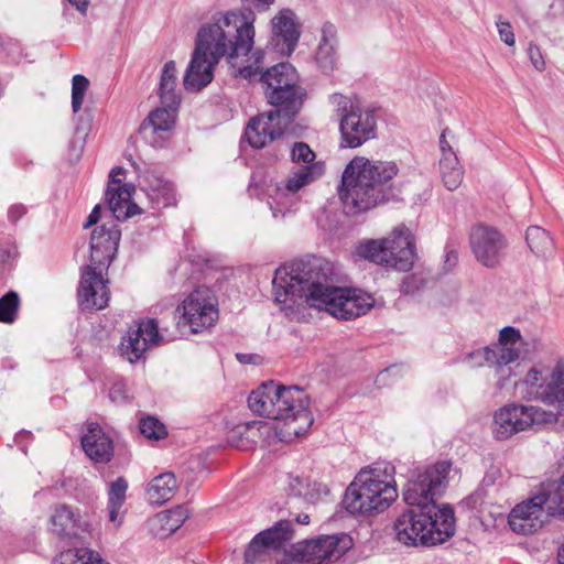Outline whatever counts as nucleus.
I'll use <instances>...</instances> for the list:
<instances>
[{"mask_svg": "<svg viewBox=\"0 0 564 564\" xmlns=\"http://www.w3.org/2000/svg\"><path fill=\"white\" fill-rule=\"evenodd\" d=\"M337 46L328 44H318L316 51V62L324 72L333 70L337 62Z\"/></svg>", "mask_w": 564, "mask_h": 564, "instance_id": "obj_41", "label": "nucleus"}, {"mask_svg": "<svg viewBox=\"0 0 564 564\" xmlns=\"http://www.w3.org/2000/svg\"><path fill=\"white\" fill-rule=\"evenodd\" d=\"M398 498L394 480H382L375 470H361L347 487L343 507L354 516L387 509Z\"/></svg>", "mask_w": 564, "mask_h": 564, "instance_id": "obj_8", "label": "nucleus"}, {"mask_svg": "<svg viewBox=\"0 0 564 564\" xmlns=\"http://www.w3.org/2000/svg\"><path fill=\"white\" fill-rule=\"evenodd\" d=\"M139 184L154 208H164L176 204V193L171 182L152 170L139 175Z\"/></svg>", "mask_w": 564, "mask_h": 564, "instance_id": "obj_23", "label": "nucleus"}, {"mask_svg": "<svg viewBox=\"0 0 564 564\" xmlns=\"http://www.w3.org/2000/svg\"><path fill=\"white\" fill-rule=\"evenodd\" d=\"M449 462H438L417 469L403 489V500L410 508L394 521L398 542L405 546H434L455 533L454 510L448 505L437 506L451 470Z\"/></svg>", "mask_w": 564, "mask_h": 564, "instance_id": "obj_2", "label": "nucleus"}, {"mask_svg": "<svg viewBox=\"0 0 564 564\" xmlns=\"http://www.w3.org/2000/svg\"><path fill=\"white\" fill-rule=\"evenodd\" d=\"M469 243L476 260L487 268H496L503 259L508 247L502 232L484 224L471 228Z\"/></svg>", "mask_w": 564, "mask_h": 564, "instance_id": "obj_14", "label": "nucleus"}, {"mask_svg": "<svg viewBox=\"0 0 564 564\" xmlns=\"http://www.w3.org/2000/svg\"><path fill=\"white\" fill-rule=\"evenodd\" d=\"M89 87V80L86 76L77 74L72 79V110L79 112L83 107L85 95Z\"/></svg>", "mask_w": 564, "mask_h": 564, "instance_id": "obj_40", "label": "nucleus"}, {"mask_svg": "<svg viewBox=\"0 0 564 564\" xmlns=\"http://www.w3.org/2000/svg\"><path fill=\"white\" fill-rule=\"evenodd\" d=\"M121 231L112 220L96 227L90 237V264L99 269H108L115 259Z\"/></svg>", "mask_w": 564, "mask_h": 564, "instance_id": "obj_17", "label": "nucleus"}, {"mask_svg": "<svg viewBox=\"0 0 564 564\" xmlns=\"http://www.w3.org/2000/svg\"><path fill=\"white\" fill-rule=\"evenodd\" d=\"M51 524L58 536L67 540H85V535L89 534L91 529L77 510L66 505L55 507L51 516Z\"/></svg>", "mask_w": 564, "mask_h": 564, "instance_id": "obj_21", "label": "nucleus"}, {"mask_svg": "<svg viewBox=\"0 0 564 564\" xmlns=\"http://www.w3.org/2000/svg\"><path fill=\"white\" fill-rule=\"evenodd\" d=\"M274 408L281 416L274 420H283L290 423L299 422V426L292 429L293 433L301 435L312 425L313 415L308 409V398L297 387L279 384L278 395L274 399Z\"/></svg>", "mask_w": 564, "mask_h": 564, "instance_id": "obj_13", "label": "nucleus"}, {"mask_svg": "<svg viewBox=\"0 0 564 564\" xmlns=\"http://www.w3.org/2000/svg\"><path fill=\"white\" fill-rule=\"evenodd\" d=\"M187 518V509L183 506H177L156 514L155 521L161 525L162 531L171 534L181 528Z\"/></svg>", "mask_w": 564, "mask_h": 564, "instance_id": "obj_35", "label": "nucleus"}, {"mask_svg": "<svg viewBox=\"0 0 564 564\" xmlns=\"http://www.w3.org/2000/svg\"><path fill=\"white\" fill-rule=\"evenodd\" d=\"M139 427L141 434L149 440L159 441L165 438L167 435L165 425L151 415L142 417Z\"/></svg>", "mask_w": 564, "mask_h": 564, "instance_id": "obj_39", "label": "nucleus"}, {"mask_svg": "<svg viewBox=\"0 0 564 564\" xmlns=\"http://www.w3.org/2000/svg\"><path fill=\"white\" fill-rule=\"evenodd\" d=\"M398 370V367L397 366H391V367H388L386 368L384 370L380 371L377 376V382L378 383H386V378L391 373V372H395Z\"/></svg>", "mask_w": 564, "mask_h": 564, "instance_id": "obj_57", "label": "nucleus"}, {"mask_svg": "<svg viewBox=\"0 0 564 564\" xmlns=\"http://www.w3.org/2000/svg\"><path fill=\"white\" fill-rule=\"evenodd\" d=\"M104 270L87 265L82 273L78 302L83 310H102L108 305L110 293L102 278Z\"/></svg>", "mask_w": 564, "mask_h": 564, "instance_id": "obj_18", "label": "nucleus"}, {"mask_svg": "<svg viewBox=\"0 0 564 564\" xmlns=\"http://www.w3.org/2000/svg\"><path fill=\"white\" fill-rule=\"evenodd\" d=\"M180 105H162L152 110L140 126V132L147 135L169 132L174 128Z\"/></svg>", "mask_w": 564, "mask_h": 564, "instance_id": "obj_26", "label": "nucleus"}, {"mask_svg": "<svg viewBox=\"0 0 564 564\" xmlns=\"http://www.w3.org/2000/svg\"><path fill=\"white\" fill-rule=\"evenodd\" d=\"M55 564H108L98 552L89 549H69L61 552Z\"/></svg>", "mask_w": 564, "mask_h": 564, "instance_id": "obj_34", "label": "nucleus"}, {"mask_svg": "<svg viewBox=\"0 0 564 564\" xmlns=\"http://www.w3.org/2000/svg\"><path fill=\"white\" fill-rule=\"evenodd\" d=\"M561 422L551 411L534 405L507 404L494 414L492 433L496 440L505 441L519 432L544 424Z\"/></svg>", "mask_w": 564, "mask_h": 564, "instance_id": "obj_9", "label": "nucleus"}, {"mask_svg": "<svg viewBox=\"0 0 564 564\" xmlns=\"http://www.w3.org/2000/svg\"><path fill=\"white\" fill-rule=\"evenodd\" d=\"M177 487L175 475L165 471L151 479L147 486L145 496L151 505H163L174 497Z\"/></svg>", "mask_w": 564, "mask_h": 564, "instance_id": "obj_28", "label": "nucleus"}, {"mask_svg": "<svg viewBox=\"0 0 564 564\" xmlns=\"http://www.w3.org/2000/svg\"><path fill=\"white\" fill-rule=\"evenodd\" d=\"M162 340L156 319L149 318L128 332L119 345V352L129 362L134 364L143 357L147 349Z\"/></svg>", "mask_w": 564, "mask_h": 564, "instance_id": "obj_16", "label": "nucleus"}, {"mask_svg": "<svg viewBox=\"0 0 564 564\" xmlns=\"http://www.w3.org/2000/svg\"><path fill=\"white\" fill-rule=\"evenodd\" d=\"M513 362H502L501 360L494 367L496 381L494 383L492 395H502L511 384V377L516 376Z\"/></svg>", "mask_w": 564, "mask_h": 564, "instance_id": "obj_37", "label": "nucleus"}, {"mask_svg": "<svg viewBox=\"0 0 564 564\" xmlns=\"http://www.w3.org/2000/svg\"><path fill=\"white\" fill-rule=\"evenodd\" d=\"M17 256V247L13 243H0V264H8L12 269Z\"/></svg>", "mask_w": 564, "mask_h": 564, "instance_id": "obj_46", "label": "nucleus"}, {"mask_svg": "<svg viewBox=\"0 0 564 564\" xmlns=\"http://www.w3.org/2000/svg\"><path fill=\"white\" fill-rule=\"evenodd\" d=\"M440 171L443 183L448 191H455L463 182L464 171L455 153L441 158Z\"/></svg>", "mask_w": 564, "mask_h": 564, "instance_id": "obj_31", "label": "nucleus"}, {"mask_svg": "<svg viewBox=\"0 0 564 564\" xmlns=\"http://www.w3.org/2000/svg\"><path fill=\"white\" fill-rule=\"evenodd\" d=\"M25 214V207L23 205H13L8 212L9 220L12 223L18 221Z\"/></svg>", "mask_w": 564, "mask_h": 564, "instance_id": "obj_50", "label": "nucleus"}, {"mask_svg": "<svg viewBox=\"0 0 564 564\" xmlns=\"http://www.w3.org/2000/svg\"><path fill=\"white\" fill-rule=\"evenodd\" d=\"M290 122L284 121V113L272 109L250 119L245 129V138L252 148H264L281 138Z\"/></svg>", "mask_w": 564, "mask_h": 564, "instance_id": "obj_15", "label": "nucleus"}, {"mask_svg": "<svg viewBox=\"0 0 564 564\" xmlns=\"http://www.w3.org/2000/svg\"><path fill=\"white\" fill-rule=\"evenodd\" d=\"M523 338L518 328L505 326L499 332L498 344L494 349L502 362H516L521 356V346Z\"/></svg>", "mask_w": 564, "mask_h": 564, "instance_id": "obj_27", "label": "nucleus"}, {"mask_svg": "<svg viewBox=\"0 0 564 564\" xmlns=\"http://www.w3.org/2000/svg\"><path fill=\"white\" fill-rule=\"evenodd\" d=\"M398 174L399 167L393 161L355 156L344 170L339 198L356 213L395 200L401 194V187L394 181Z\"/></svg>", "mask_w": 564, "mask_h": 564, "instance_id": "obj_4", "label": "nucleus"}, {"mask_svg": "<svg viewBox=\"0 0 564 564\" xmlns=\"http://www.w3.org/2000/svg\"><path fill=\"white\" fill-rule=\"evenodd\" d=\"M528 55H529V58H530L533 67L536 70L543 72L545 69V61H544L541 50L538 45L530 43V45L528 47Z\"/></svg>", "mask_w": 564, "mask_h": 564, "instance_id": "obj_47", "label": "nucleus"}, {"mask_svg": "<svg viewBox=\"0 0 564 564\" xmlns=\"http://www.w3.org/2000/svg\"><path fill=\"white\" fill-rule=\"evenodd\" d=\"M290 156L294 163H303L304 165L315 164V153L305 142H294Z\"/></svg>", "mask_w": 564, "mask_h": 564, "instance_id": "obj_42", "label": "nucleus"}, {"mask_svg": "<svg viewBox=\"0 0 564 564\" xmlns=\"http://www.w3.org/2000/svg\"><path fill=\"white\" fill-rule=\"evenodd\" d=\"M109 397L111 398V400L117 402L126 400L127 394L124 391V387L120 383L115 384L113 387H111L109 391Z\"/></svg>", "mask_w": 564, "mask_h": 564, "instance_id": "obj_49", "label": "nucleus"}, {"mask_svg": "<svg viewBox=\"0 0 564 564\" xmlns=\"http://www.w3.org/2000/svg\"><path fill=\"white\" fill-rule=\"evenodd\" d=\"M458 260V254L455 250H449L446 252V259L445 264L448 265V268H453Z\"/></svg>", "mask_w": 564, "mask_h": 564, "instance_id": "obj_59", "label": "nucleus"}, {"mask_svg": "<svg viewBox=\"0 0 564 564\" xmlns=\"http://www.w3.org/2000/svg\"><path fill=\"white\" fill-rule=\"evenodd\" d=\"M134 186L131 184L108 185L106 197L109 208L117 220H126L141 213V208L131 202Z\"/></svg>", "mask_w": 564, "mask_h": 564, "instance_id": "obj_24", "label": "nucleus"}, {"mask_svg": "<svg viewBox=\"0 0 564 564\" xmlns=\"http://www.w3.org/2000/svg\"><path fill=\"white\" fill-rule=\"evenodd\" d=\"M296 522L300 523V524H307L310 522V517L308 514H299L296 517Z\"/></svg>", "mask_w": 564, "mask_h": 564, "instance_id": "obj_61", "label": "nucleus"}, {"mask_svg": "<svg viewBox=\"0 0 564 564\" xmlns=\"http://www.w3.org/2000/svg\"><path fill=\"white\" fill-rule=\"evenodd\" d=\"M124 170L121 166H115L109 174V183L108 185H121V180L119 175H122Z\"/></svg>", "mask_w": 564, "mask_h": 564, "instance_id": "obj_54", "label": "nucleus"}, {"mask_svg": "<svg viewBox=\"0 0 564 564\" xmlns=\"http://www.w3.org/2000/svg\"><path fill=\"white\" fill-rule=\"evenodd\" d=\"M514 395L527 401H540L556 406L555 415L564 424V359L534 362L523 377L512 382Z\"/></svg>", "mask_w": 564, "mask_h": 564, "instance_id": "obj_6", "label": "nucleus"}, {"mask_svg": "<svg viewBox=\"0 0 564 564\" xmlns=\"http://www.w3.org/2000/svg\"><path fill=\"white\" fill-rule=\"evenodd\" d=\"M338 110L341 112L339 130L341 145L358 148L376 135V117L370 110L349 104L346 97L339 96Z\"/></svg>", "mask_w": 564, "mask_h": 564, "instance_id": "obj_10", "label": "nucleus"}, {"mask_svg": "<svg viewBox=\"0 0 564 564\" xmlns=\"http://www.w3.org/2000/svg\"><path fill=\"white\" fill-rule=\"evenodd\" d=\"M351 546L346 534L322 535L292 546V556L302 564H324L343 556Z\"/></svg>", "mask_w": 564, "mask_h": 564, "instance_id": "obj_12", "label": "nucleus"}, {"mask_svg": "<svg viewBox=\"0 0 564 564\" xmlns=\"http://www.w3.org/2000/svg\"><path fill=\"white\" fill-rule=\"evenodd\" d=\"M292 522L289 520H280L272 528L261 531L250 541L245 552L246 563L254 564L262 561L270 549H280L283 542L292 539Z\"/></svg>", "mask_w": 564, "mask_h": 564, "instance_id": "obj_19", "label": "nucleus"}, {"mask_svg": "<svg viewBox=\"0 0 564 564\" xmlns=\"http://www.w3.org/2000/svg\"><path fill=\"white\" fill-rule=\"evenodd\" d=\"M272 35L270 45L281 55H291L300 39V29L295 22V14L290 9L281 10L271 21Z\"/></svg>", "mask_w": 564, "mask_h": 564, "instance_id": "obj_20", "label": "nucleus"}, {"mask_svg": "<svg viewBox=\"0 0 564 564\" xmlns=\"http://www.w3.org/2000/svg\"><path fill=\"white\" fill-rule=\"evenodd\" d=\"M319 44L336 45L338 44L337 28L332 22H325L321 29Z\"/></svg>", "mask_w": 564, "mask_h": 564, "instance_id": "obj_45", "label": "nucleus"}, {"mask_svg": "<svg viewBox=\"0 0 564 564\" xmlns=\"http://www.w3.org/2000/svg\"><path fill=\"white\" fill-rule=\"evenodd\" d=\"M447 131H448V129H444L442 134H441V137H440V149H441V152H442V156L441 158L448 156V153H455L453 151V148L451 147V144L446 140V132Z\"/></svg>", "mask_w": 564, "mask_h": 564, "instance_id": "obj_52", "label": "nucleus"}, {"mask_svg": "<svg viewBox=\"0 0 564 564\" xmlns=\"http://www.w3.org/2000/svg\"><path fill=\"white\" fill-rule=\"evenodd\" d=\"M85 454L95 463H108L113 456V442L96 422L86 424L80 438Z\"/></svg>", "mask_w": 564, "mask_h": 564, "instance_id": "obj_22", "label": "nucleus"}, {"mask_svg": "<svg viewBox=\"0 0 564 564\" xmlns=\"http://www.w3.org/2000/svg\"><path fill=\"white\" fill-rule=\"evenodd\" d=\"M525 240L530 250L538 257L546 258L553 253V240L547 231L539 226L527 229Z\"/></svg>", "mask_w": 564, "mask_h": 564, "instance_id": "obj_33", "label": "nucleus"}, {"mask_svg": "<svg viewBox=\"0 0 564 564\" xmlns=\"http://www.w3.org/2000/svg\"><path fill=\"white\" fill-rule=\"evenodd\" d=\"M464 361L470 367L488 366L494 369L499 364L500 357L492 346H486L467 354Z\"/></svg>", "mask_w": 564, "mask_h": 564, "instance_id": "obj_36", "label": "nucleus"}, {"mask_svg": "<svg viewBox=\"0 0 564 564\" xmlns=\"http://www.w3.org/2000/svg\"><path fill=\"white\" fill-rule=\"evenodd\" d=\"M324 172V163L303 165L286 177L283 183L284 188L290 193H296L302 187L318 180Z\"/></svg>", "mask_w": 564, "mask_h": 564, "instance_id": "obj_30", "label": "nucleus"}, {"mask_svg": "<svg viewBox=\"0 0 564 564\" xmlns=\"http://www.w3.org/2000/svg\"><path fill=\"white\" fill-rule=\"evenodd\" d=\"M329 262L323 259L280 267L272 281L275 302L283 304L288 316L293 315V307L300 305L301 301L338 319L356 318L373 306L371 294L335 286Z\"/></svg>", "mask_w": 564, "mask_h": 564, "instance_id": "obj_1", "label": "nucleus"}, {"mask_svg": "<svg viewBox=\"0 0 564 564\" xmlns=\"http://www.w3.org/2000/svg\"><path fill=\"white\" fill-rule=\"evenodd\" d=\"M90 130L91 118L88 115L79 116L68 143V159L70 161H77L80 158Z\"/></svg>", "mask_w": 564, "mask_h": 564, "instance_id": "obj_32", "label": "nucleus"}, {"mask_svg": "<svg viewBox=\"0 0 564 564\" xmlns=\"http://www.w3.org/2000/svg\"><path fill=\"white\" fill-rule=\"evenodd\" d=\"M100 219V206L96 205L90 214L88 215L86 223L84 224V228H89L96 225Z\"/></svg>", "mask_w": 564, "mask_h": 564, "instance_id": "obj_53", "label": "nucleus"}, {"mask_svg": "<svg viewBox=\"0 0 564 564\" xmlns=\"http://www.w3.org/2000/svg\"><path fill=\"white\" fill-rule=\"evenodd\" d=\"M33 443V434L30 431H20L14 436V444L23 453L28 454V448Z\"/></svg>", "mask_w": 564, "mask_h": 564, "instance_id": "obj_48", "label": "nucleus"}, {"mask_svg": "<svg viewBox=\"0 0 564 564\" xmlns=\"http://www.w3.org/2000/svg\"><path fill=\"white\" fill-rule=\"evenodd\" d=\"M72 7L85 14L87 12L90 0H67Z\"/></svg>", "mask_w": 564, "mask_h": 564, "instance_id": "obj_56", "label": "nucleus"}, {"mask_svg": "<svg viewBox=\"0 0 564 564\" xmlns=\"http://www.w3.org/2000/svg\"><path fill=\"white\" fill-rule=\"evenodd\" d=\"M122 507L121 506H117V505H109L108 503V511H109V520L113 523L118 522V524L121 523V520L119 518V512H120V509Z\"/></svg>", "mask_w": 564, "mask_h": 564, "instance_id": "obj_55", "label": "nucleus"}, {"mask_svg": "<svg viewBox=\"0 0 564 564\" xmlns=\"http://www.w3.org/2000/svg\"><path fill=\"white\" fill-rule=\"evenodd\" d=\"M243 3L253 7L258 11H265L274 0H242Z\"/></svg>", "mask_w": 564, "mask_h": 564, "instance_id": "obj_51", "label": "nucleus"}, {"mask_svg": "<svg viewBox=\"0 0 564 564\" xmlns=\"http://www.w3.org/2000/svg\"><path fill=\"white\" fill-rule=\"evenodd\" d=\"M177 87V69L174 61H169L164 64L160 83L158 88V95L160 97V104L162 105H181V94L176 89Z\"/></svg>", "mask_w": 564, "mask_h": 564, "instance_id": "obj_29", "label": "nucleus"}, {"mask_svg": "<svg viewBox=\"0 0 564 564\" xmlns=\"http://www.w3.org/2000/svg\"><path fill=\"white\" fill-rule=\"evenodd\" d=\"M128 489V481L124 477L120 476L109 486L108 503L123 506L126 501V492Z\"/></svg>", "mask_w": 564, "mask_h": 564, "instance_id": "obj_43", "label": "nucleus"}, {"mask_svg": "<svg viewBox=\"0 0 564 564\" xmlns=\"http://www.w3.org/2000/svg\"><path fill=\"white\" fill-rule=\"evenodd\" d=\"M279 383L267 381L253 390L248 397V406L257 415L275 419L281 416L280 411L274 408V399L278 395Z\"/></svg>", "mask_w": 564, "mask_h": 564, "instance_id": "obj_25", "label": "nucleus"}, {"mask_svg": "<svg viewBox=\"0 0 564 564\" xmlns=\"http://www.w3.org/2000/svg\"><path fill=\"white\" fill-rule=\"evenodd\" d=\"M19 306L20 297L14 291H9L0 297V323H13L17 318Z\"/></svg>", "mask_w": 564, "mask_h": 564, "instance_id": "obj_38", "label": "nucleus"}, {"mask_svg": "<svg viewBox=\"0 0 564 564\" xmlns=\"http://www.w3.org/2000/svg\"><path fill=\"white\" fill-rule=\"evenodd\" d=\"M254 28L252 12L229 11L213 17L210 23L200 26L195 48L186 68L183 85L188 91H199L214 78V67L227 56L238 70V58L253 46Z\"/></svg>", "mask_w": 564, "mask_h": 564, "instance_id": "obj_3", "label": "nucleus"}, {"mask_svg": "<svg viewBox=\"0 0 564 564\" xmlns=\"http://www.w3.org/2000/svg\"><path fill=\"white\" fill-rule=\"evenodd\" d=\"M11 268H9L8 264H0V284H2L3 282H6V280L8 279L10 272H11Z\"/></svg>", "mask_w": 564, "mask_h": 564, "instance_id": "obj_60", "label": "nucleus"}, {"mask_svg": "<svg viewBox=\"0 0 564 564\" xmlns=\"http://www.w3.org/2000/svg\"><path fill=\"white\" fill-rule=\"evenodd\" d=\"M356 253L376 264L401 272L410 271L416 258L414 237L404 225L395 227L387 238L359 242Z\"/></svg>", "mask_w": 564, "mask_h": 564, "instance_id": "obj_7", "label": "nucleus"}, {"mask_svg": "<svg viewBox=\"0 0 564 564\" xmlns=\"http://www.w3.org/2000/svg\"><path fill=\"white\" fill-rule=\"evenodd\" d=\"M557 562L558 564H564V543L560 546L557 551Z\"/></svg>", "mask_w": 564, "mask_h": 564, "instance_id": "obj_62", "label": "nucleus"}, {"mask_svg": "<svg viewBox=\"0 0 564 564\" xmlns=\"http://www.w3.org/2000/svg\"><path fill=\"white\" fill-rule=\"evenodd\" d=\"M500 40L508 46H513L516 43V36L511 24L507 21L498 19L496 21Z\"/></svg>", "mask_w": 564, "mask_h": 564, "instance_id": "obj_44", "label": "nucleus"}, {"mask_svg": "<svg viewBox=\"0 0 564 564\" xmlns=\"http://www.w3.org/2000/svg\"><path fill=\"white\" fill-rule=\"evenodd\" d=\"M182 311L178 324L188 326L194 334L208 329L218 319V302L207 286L191 292L182 303Z\"/></svg>", "mask_w": 564, "mask_h": 564, "instance_id": "obj_11", "label": "nucleus"}, {"mask_svg": "<svg viewBox=\"0 0 564 564\" xmlns=\"http://www.w3.org/2000/svg\"><path fill=\"white\" fill-rule=\"evenodd\" d=\"M242 57H246V64L238 67L237 76L248 80L259 76L268 102L284 113V121H292L307 97L295 67L290 63H279L262 72L264 51L261 48L251 47Z\"/></svg>", "mask_w": 564, "mask_h": 564, "instance_id": "obj_5", "label": "nucleus"}, {"mask_svg": "<svg viewBox=\"0 0 564 564\" xmlns=\"http://www.w3.org/2000/svg\"><path fill=\"white\" fill-rule=\"evenodd\" d=\"M259 356L258 355H250V354H237V359L243 364V365H248V364H256V359H258Z\"/></svg>", "mask_w": 564, "mask_h": 564, "instance_id": "obj_58", "label": "nucleus"}]
</instances>
